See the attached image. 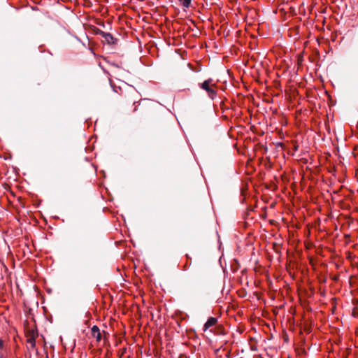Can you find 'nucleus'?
I'll use <instances>...</instances> for the list:
<instances>
[{"mask_svg":"<svg viewBox=\"0 0 358 358\" xmlns=\"http://www.w3.org/2000/svg\"><path fill=\"white\" fill-rule=\"evenodd\" d=\"M213 80L209 78L203 83L199 84L200 87L205 90L210 99H214L217 96V91L215 90V85L213 84Z\"/></svg>","mask_w":358,"mask_h":358,"instance_id":"nucleus-1","label":"nucleus"},{"mask_svg":"<svg viewBox=\"0 0 358 358\" xmlns=\"http://www.w3.org/2000/svg\"><path fill=\"white\" fill-rule=\"evenodd\" d=\"M96 34L97 35L101 36V37L104 39V41H106L109 45L115 44L117 42V39L114 38L113 35L110 33H106L103 31L102 30L97 29L96 31Z\"/></svg>","mask_w":358,"mask_h":358,"instance_id":"nucleus-2","label":"nucleus"},{"mask_svg":"<svg viewBox=\"0 0 358 358\" xmlns=\"http://www.w3.org/2000/svg\"><path fill=\"white\" fill-rule=\"evenodd\" d=\"M217 319L216 317H209L203 326V331H206L211 327L215 326L217 324Z\"/></svg>","mask_w":358,"mask_h":358,"instance_id":"nucleus-3","label":"nucleus"},{"mask_svg":"<svg viewBox=\"0 0 358 358\" xmlns=\"http://www.w3.org/2000/svg\"><path fill=\"white\" fill-rule=\"evenodd\" d=\"M92 335L96 338V341H100L101 339V334L99 328L96 325L92 327Z\"/></svg>","mask_w":358,"mask_h":358,"instance_id":"nucleus-4","label":"nucleus"},{"mask_svg":"<svg viewBox=\"0 0 358 358\" xmlns=\"http://www.w3.org/2000/svg\"><path fill=\"white\" fill-rule=\"evenodd\" d=\"M180 4L185 8H188L190 6L192 0H178Z\"/></svg>","mask_w":358,"mask_h":358,"instance_id":"nucleus-5","label":"nucleus"},{"mask_svg":"<svg viewBox=\"0 0 358 358\" xmlns=\"http://www.w3.org/2000/svg\"><path fill=\"white\" fill-rule=\"evenodd\" d=\"M28 343L30 344L31 348H34L36 347V342L34 338H29L28 340Z\"/></svg>","mask_w":358,"mask_h":358,"instance_id":"nucleus-6","label":"nucleus"},{"mask_svg":"<svg viewBox=\"0 0 358 358\" xmlns=\"http://www.w3.org/2000/svg\"><path fill=\"white\" fill-rule=\"evenodd\" d=\"M148 102V100L144 99V100H142V101L140 102L139 105H141V104H143V105H145Z\"/></svg>","mask_w":358,"mask_h":358,"instance_id":"nucleus-7","label":"nucleus"},{"mask_svg":"<svg viewBox=\"0 0 358 358\" xmlns=\"http://www.w3.org/2000/svg\"><path fill=\"white\" fill-rule=\"evenodd\" d=\"M3 341L0 338V349L3 348Z\"/></svg>","mask_w":358,"mask_h":358,"instance_id":"nucleus-8","label":"nucleus"},{"mask_svg":"<svg viewBox=\"0 0 358 358\" xmlns=\"http://www.w3.org/2000/svg\"><path fill=\"white\" fill-rule=\"evenodd\" d=\"M111 65H113V66H114L115 67H117V68L119 67V66L117 64H115V63H111Z\"/></svg>","mask_w":358,"mask_h":358,"instance_id":"nucleus-9","label":"nucleus"},{"mask_svg":"<svg viewBox=\"0 0 358 358\" xmlns=\"http://www.w3.org/2000/svg\"><path fill=\"white\" fill-rule=\"evenodd\" d=\"M152 320H154V314L151 313Z\"/></svg>","mask_w":358,"mask_h":358,"instance_id":"nucleus-10","label":"nucleus"},{"mask_svg":"<svg viewBox=\"0 0 358 358\" xmlns=\"http://www.w3.org/2000/svg\"><path fill=\"white\" fill-rule=\"evenodd\" d=\"M0 358H1V357H0Z\"/></svg>","mask_w":358,"mask_h":358,"instance_id":"nucleus-11","label":"nucleus"}]
</instances>
